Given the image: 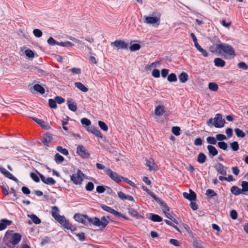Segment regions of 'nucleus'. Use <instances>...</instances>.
<instances>
[{
  "label": "nucleus",
  "instance_id": "1",
  "mask_svg": "<svg viewBox=\"0 0 248 248\" xmlns=\"http://www.w3.org/2000/svg\"><path fill=\"white\" fill-rule=\"evenodd\" d=\"M74 218L77 221L85 225H87L89 223H92L94 225L102 228H104L108 223V221L105 217H102L100 219L96 217L91 218L88 217L86 215L76 214L74 216Z\"/></svg>",
  "mask_w": 248,
  "mask_h": 248
},
{
  "label": "nucleus",
  "instance_id": "19",
  "mask_svg": "<svg viewBox=\"0 0 248 248\" xmlns=\"http://www.w3.org/2000/svg\"><path fill=\"white\" fill-rule=\"evenodd\" d=\"M21 235L18 233H14L11 238V243L13 245L17 244L21 240Z\"/></svg>",
  "mask_w": 248,
  "mask_h": 248
},
{
  "label": "nucleus",
  "instance_id": "30",
  "mask_svg": "<svg viewBox=\"0 0 248 248\" xmlns=\"http://www.w3.org/2000/svg\"><path fill=\"white\" fill-rule=\"evenodd\" d=\"M28 217H30L32 220V222L36 224H39L41 223L40 219L34 214L28 215Z\"/></svg>",
  "mask_w": 248,
  "mask_h": 248
},
{
  "label": "nucleus",
  "instance_id": "52",
  "mask_svg": "<svg viewBox=\"0 0 248 248\" xmlns=\"http://www.w3.org/2000/svg\"><path fill=\"white\" fill-rule=\"evenodd\" d=\"M33 33L34 35L36 37H40L42 35V32L39 29H34L33 31Z\"/></svg>",
  "mask_w": 248,
  "mask_h": 248
},
{
  "label": "nucleus",
  "instance_id": "62",
  "mask_svg": "<svg viewBox=\"0 0 248 248\" xmlns=\"http://www.w3.org/2000/svg\"><path fill=\"white\" fill-rule=\"evenodd\" d=\"M230 216L232 219H235L237 217V213L235 210L231 211Z\"/></svg>",
  "mask_w": 248,
  "mask_h": 248
},
{
  "label": "nucleus",
  "instance_id": "55",
  "mask_svg": "<svg viewBox=\"0 0 248 248\" xmlns=\"http://www.w3.org/2000/svg\"><path fill=\"white\" fill-rule=\"evenodd\" d=\"M180 128L177 126H174L172 128V132L176 136H178L180 133Z\"/></svg>",
  "mask_w": 248,
  "mask_h": 248
},
{
  "label": "nucleus",
  "instance_id": "40",
  "mask_svg": "<svg viewBox=\"0 0 248 248\" xmlns=\"http://www.w3.org/2000/svg\"><path fill=\"white\" fill-rule=\"evenodd\" d=\"M167 79L170 82H175L177 81V78L175 74L171 73L168 76Z\"/></svg>",
  "mask_w": 248,
  "mask_h": 248
},
{
  "label": "nucleus",
  "instance_id": "53",
  "mask_svg": "<svg viewBox=\"0 0 248 248\" xmlns=\"http://www.w3.org/2000/svg\"><path fill=\"white\" fill-rule=\"evenodd\" d=\"M165 216L168 218L172 220L173 222H174L176 224H178V221L175 219L174 217H173L172 215H171L170 213H166Z\"/></svg>",
  "mask_w": 248,
  "mask_h": 248
},
{
  "label": "nucleus",
  "instance_id": "47",
  "mask_svg": "<svg viewBox=\"0 0 248 248\" xmlns=\"http://www.w3.org/2000/svg\"><path fill=\"white\" fill-rule=\"evenodd\" d=\"M140 46L138 44H134L131 45L130 47V50L132 51H135L140 49Z\"/></svg>",
  "mask_w": 248,
  "mask_h": 248
},
{
  "label": "nucleus",
  "instance_id": "33",
  "mask_svg": "<svg viewBox=\"0 0 248 248\" xmlns=\"http://www.w3.org/2000/svg\"><path fill=\"white\" fill-rule=\"evenodd\" d=\"M206 158V155L203 153H201L198 156L197 161L200 163H203L205 161Z\"/></svg>",
  "mask_w": 248,
  "mask_h": 248
},
{
  "label": "nucleus",
  "instance_id": "43",
  "mask_svg": "<svg viewBox=\"0 0 248 248\" xmlns=\"http://www.w3.org/2000/svg\"><path fill=\"white\" fill-rule=\"evenodd\" d=\"M217 145L220 149L226 150L228 148V144L224 141H219L217 143Z\"/></svg>",
  "mask_w": 248,
  "mask_h": 248
},
{
  "label": "nucleus",
  "instance_id": "32",
  "mask_svg": "<svg viewBox=\"0 0 248 248\" xmlns=\"http://www.w3.org/2000/svg\"><path fill=\"white\" fill-rule=\"evenodd\" d=\"M179 79L182 83H185L188 79V75L186 73H182L179 76Z\"/></svg>",
  "mask_w": 248,
  "mask_h": 248
},
{
  "label": "nucleus",
  "instance_id": "46",
  "mask_svg": "<svg viewBox=\"0 0 248 248\" xmlns=\"http://www.w3.org/2000/svg\"><path fill=\"white\" fill-rule=\"evenodd\" d=\"M98 125L100 128L104 131H107L108 130V127L107 125L103 122L99 121Z\"/></svg>",
  "mask_w": 248,
  "mask_h": 248
},
{
  "label": "nucleus",
  "instance_id": "14",
  "mask_svg": "<svg viewBox=\"0 0 248 248\" xmlns=\"http://www.w3.org/2000/svg\"><path fill=\"white\" fill-rule=\"evenodd\" d=\"M87 130L91 132L96 137L102 139L103 138V135L101 133L97 127L94 126H92L88 128Z\"/></svg>",
  "mask_w": 248,
  "mask_h": 248
},
{
  "label": "nucleus",
  "instance_id": "11",
  "mask_svg": "<svg viewBox=\"0 0 248 248\" xmlns=\"http://www.w3.org/2000/svg\"><path fill=\"white\" fill-rule=\"evenodd\" d=\"M0 171L6 177L14 180L16 182H17L18 181V179L14 176L12 174H11L10 172H9L7 170H6L5 168L0 167Z\"/></svg>",
  "mask_w": 248,
  "mask_h": 248
},
{
  "label": "nucleus",
  "instance_id": "6",
  "mask_svg": "<svg viewBox=\"0 0 248 248\" xmlns=\"http://www.w3.org/2000/svg\"><path fill=\"white\" fill-rule=\"evenodd\" d=\"M84 176V174L80 170H78L76 173L71 176V180L75 185H80L82 183Z\"/></svg>",
  "mask_w": 248,
  "mask_h": 248
},
{
  "label": "nucleus",
  "instance_id": "10",
  "mask_svg": "<svg viewBox=\"0 0 248 248\" xmlns=\"http://www.w3.org/2000/svg\"><path fill=\"white\" fill-rule=\"evenodd\" d=\"M41 181L46 185L53 186L55 184L56 181L52 177H46L43 174L38 173Z\"/></svg>",
  "mask_w": 248,
  "mask_h": 248
},
{
  "label": "nucleus",
  "instance_id": "54",
  "mask_svg": "<svg viewBox=\"0 0 248 248\" xmlns=\"http://www.w3.org/2000/svg\"><path fill=\"white\" fill-rule=\"evenodd\" d=\"M206 195L208 196L212 197L216 195V192L212 189H208L206 191Z\"/></svg>",
  "mask_w": 248,
  "mask_h": 248
},
{
  "label": "nucleus",
  "instance_id": "49",
  "mask_svg": "<svg viewBox=\"0 0 248 248\" xmlns=\"http://www.w3.org/2000/svg\"><path fill=\"white\" fill-rule=\"evenodd\" d=\"M25 54L27 57L30 58H32L34 56L33 52L29 49H28L25 51Z\"/></svg>",
  "mask_w": 248,
  "mask_h": 248
},
{
  "label": "nucleus",
  "instance_id": "50",
  "mask_svg": "<svg viewBox=\"0 0 248 248\" xmlns=\"http://www.w3.org/2000/svg\"><path fill=\"white\" fill-rule=\"evenodd\" d=\"M81 123L83 125L89 126L91 124V122L89 119L86 118H83L81 119Z\"/></svg>",
  "mask_w": 248,
  "mask_h": 248
},
{
  "label": "nucleus",
  "instance_id": "18",
  "mask_svg": "<svg viewBox=\"0 0 248 248\" xmlns=\"http://www.w3.org/2000/svg\"><path fill=\"white\" fill-rule=\"evenodd\" d=\"M207 148L209 152V156L210 157L212 158L218 154V151L214 146L208 145Z\"/></svg>",
  "mask_w": 248,
  "mask_h": 248
},
{
  "label": "nucleus",
  "instance_id": "38",
  "mask_svg": "<svg viewBox=\"0 0 248 248\" xmlns=\"http://www.w3.org/2000/svg\"><path fill=\"white\" fill-rule=\"evenodd\" d=\"M57 150L65 155H67L69 154L68 150L65 148H63L61 146H58L57 147Z\"/></svg>",
  "mask_w": 248,
  "mask_h": 248
},
{
  "label": "nucleus",
  "instance_id": "57",
  "mask_svg": "<svg viewBox=\"0 0 248 248\" xmlns=\"http://www.w3.org/2000/svg\"><path fill=\"white\" fill-rule=\"evenodd\" d=\"M30 176L31 179L35 182H39L40 180L38 176L34 173L31 172L30 173Z\"/></svg>",
  "mask_w": 248,
  "mask_h": 248
},
{
  "label": "nucleus",
  "instance_id": "24",
  "mask_svg": "<svg viewBox=\"0 0 248 248\" xmlns=\"http://www.w3.org/2000/svg\"><path fill=\"white\" fill-rule=\"evenodd\" d=\"M231 191L233 194L236 196L243 194L241 189L239 188L237 186H232L231 188Z\"/></svg>",
  "mask_w": 248,
  "mask_h": 248
},
{
  "label": "nucleus",
  "instance_id": "44",
  "mask_svg": "<svg viewBox=\"0 0 248 248\" xmlns=\"http://www.w3.org/2000/svg\"><path fill=\"white\" fill-rule=\"evenodd\" d=\"M163 207V211L165 215H166V213H169V211L170 210L169 207L167 205V204L164 203L162 201L160 202L159 203Z\"/></svg>",
  "mask_w": 248,
  "mask_h": 248
},
{
  "label": "nucleus",
  "instance_id": "64",
  "mask_svg": "<svg viewBox=\"0 0 248 248\" xmlns=\"http://www.w3.org/2000/svg\"><path fill=\"white\" fill-rule=\"evenodd\" d=\"M105 191V188L101 186H97L96 187V191L99 193H102Z\"/></svg>",
  "mask_w": 248,
  "mask_h": 248
},
{
  "label": "nucleus",
  "instance_id": "58",
  "mask_svg": "<svg viewBox=\"0 0 248 248\" xmlns=\"http://www.w3.org/2000/svg\"><path fill=\"white\" fill-rule=\"evenodd\" d=\"M94 188V185L92 182H89L86 186V189L88 191H92Z\"/></svg>",
  "mask_w": 248,
  "mask_h": 248
},
{
  "label": "nucleus",
  "instance_id": "3",
  "mask_svg": "<svg viewBox=\"0 0 248 248\" xmlns=\"http://www.w3.org/2000/svg\"><path fill=\"white\" fill-rule=\"evenodd\" d=\"M225 123V121L222 118V116L220 113L217 114L214 119L210 118L207 122L208 126L214 125L217 128L223 127Z\"/></svg>",
  "mask_w": 248,
  "mask_h": 248
},
{
  "label": "nucleus",
  "instance_id": "27",
  "mask_svg": "<svg viewBox=\"0 0 248 248\" xmlns=\"http://www.w3.org/2000/svg\"><path fill=\"white\" fill-rule=\"evenodd\" d=\"M75 86L78 88L79 90L83 92H87L88 91V89L85 87L82 83L77 82L75 83Z\"/></svg>",
  "mask_w": 248,
  "mask_h": 248
},
{
  "label": "nucleus",
  "instance_id": "22",
  "mask_svg": "<svg viewBox=\"0 0 248 248\" xmlns=\"http://www.w3.org/2000/svg\"><path fill=\"white\" fill-rule=\"evenodd\" d=\"M165 112V107L164 106L159 105L157 106L155 110V113L156 115L160 116Z\"/></svg>",
  "mask_w": 248,
  "mask_h": 248
},
{
  "label": "nucleus",
  "instance_id": "36",
  "mask_svg": "<svg viewBox=\"0 0 248 248\" xmlns=\"http://www.w3.org/2000/svg\"><path fill=\"white\" fill-rule=\"evenodd\" d=\"M58 46L63 47H73L74 44L69 41L59 42Z\"/></svg>",
  "mask_w": 248,
  "mask_h": 248
},
{
  "label": "nucleus",
  "instance_id": "42",
  "mask_svg": "<svg viewBox=\"0 0 248 248\" xmlns=\"http://www.w3.org/2000/svg\"><path fill=\"white\" fill-rule=\"evenodd\" d=\"M230 146L233 151L238 150L239 148V144L237 141H233L230 144Z\"/></svg>",
  "mask_w": 248,
  "mask_h": 248
},
{
  "label": "nucleus",
  "instance_id": "13",
  "mask_svg": "<svg viewBox=\"0 0 248 248\" xmlns=\"http://www.w3.org/2000/svg\"><path fill=\"white\" fill-rule=\"evenodd\" d=\"M101 208L105 211L111 213V214L113 215L115 217H122V215L121 213L119 212L116 211V210H114L113 209L111 208V207L105 205H102L101 206Z\"/></svg>",
  "mask_w": 248,
  "mask_h": 248
},
{
  "label": "nucleus",
  "instance_id": "35",
  "mask_svg": "<svg viewBox=\"0 0 248 248\" xmlns=\"http://www.w3.org/2000/svg\"><path fill=\"white\" fill-rule=\"evenodd\" d=\"M208 88L211 91L214 92H216L218 89V85L214 82L209 83L208 84Z\"/></svg>",
  "mask_w": 248,
  "mask_h": 248
},
{
  "label": "nucleus",
  "instance_id": "60",
  "mask_svg": "<svg viewBox=\"0 0 248 248\" xmlns=\"http://www.w3.org/2000/svg\"><path fill=\"white\" fill-rule=\"evenodd\" d=\"M238 67L243 70H247L248 68V65L244 62H241L238 64Z\"/></svg>",
  "mask_w": 248,
  "mask_h": 248
},
{
  "label": "nucleus",
  "instance_id": "25",
  "mask_svg": "<svg viewBox=\"0 0 248 248\" xmlns=\"http://www.w3.org/2000/svg\"><path fill=\"white\" fill-rule=\"evenodd\" d=\"M51 140V135L50 134H46L43 137L42 142L45 145H47Z\"/></svg>",
  "mask_w": 248,
  "mask_h": 248
},
{
  "label": "nucleus",
  "instance_id": "56",
  "mask_svg": "<svg viewBox=\"0 0 248 248\" xmlns=\"http://www.w3.org/2000/svg\"><path fill=\"white\" fill-rule=\"evenodd\" d=\"M152 76L156 78H158L160 77V71L159 70L155 69L153 70L152 72Z\"/></svg>",
  "mask_w": 248,
  "mask_h": 248
},
{
  "label": "nucleus",
  "instance_id": "15",
  "mask_svg": "<svg viewBox=\"0 0 248 248\" xmlns=\"http://www.w3.org/2000/svg\"><path fill=\"white\" fill-rule=\"evenodd\" d=\"M190 193L184 192L183 193V196L185 198L188 199L191 201H195L196 199V195L195 192L192 191L191 189L189 190Z\"/></svg>",
  "mask_w": 248,
  "mask_h": 248
},
{
  "label": "nucleus",
  "instance_id": "4",
  "mask_svg": "<svg viewBox=\"0 0 248 248\" xmlns=\"http://www.w3.org/2000/svg\"><path fill=\"white\" fill-rule=\"evenodd\" d=\"M234 49L230 45L225 43L220 44L219 54L232 56L234 55Z\"/></svg>",
  "mask_w": 248,
  "mask_h": 248
},
{
  "label": "nucleus",
  "instance_id": "12",
  "mask_svg": "<svg viewBox=\"0 0 248 248\" xmlns=\"http://www.w3.org/2000/svg\"><path fill=\"white\" fill-rule=\"evenodd\" d=\"M215 169L219 174L224 176L227 175V170L228 168L223 164L220 163H217L215 166Z\"/></svg>",
  "mask_w": 248,
  "mask_h": 248
},
{
  "label": "nucleus",
  "instance_id": "37",
  "mask_svg": "<svg viewBox=\"0 0 248 248\" xmlns=\"http://www.w3.org/2000/svg\"><path fill=\"white\" fill-rule=\"evenodd\" d=\"M150 219L154 222H160L162 220L159 216L155 214H151Z\"/></svg>",
  "mask_w": 248,
  "mask_h": 248
},
{
  "label": "nucleus",
  "instance_id": "16",
  "mask_svg": "<svg viewBox=\"0 0 248 248\" xmlns=\"http://www.w3.org/2000/svg\"><path fill=\"white\" fill-rule=\"evenodd\" d=\"M67 104L68 106V108L72 111H76L77 109V104L74 102L72 99L69 98L67 100Z\"/></svg>",
  "mask_w": 248,
  "mask_h": 248
},
{
  "label": "nucleus",
  "instance_id": "39",
  "mask_svg": "<svg viewBox=\"0 0 248 248\" xmlns=\"http://www.w3.org/2000/svg\"><path fill=\"white\" fill-rule=\"evenodd\" d=\"M206 140L208 143L213 145L216 144L217 142L216 138H215L213 137H207L206 139Z\"/></svg>",
  "mask_w": 248,
  "mask_h": 248
},
{
  "label": "nucleus",
  "instance_id": "63",
  "mask_svg": "<svg viewBox=\"0 0 248 248\" xmlns=\"http://www.w3.org/2000/svg\"><path fill=\"white\" fill-rule=\"evenodd\" d=\"M226 133L229 138L232 137L233 133L232 130L231 128H228L226 130Z\"/></svg>",
  "mask_w": 248,
  "mask_h": 248
},
{
  "label": "nucleus",
  "instance_id": "9",
  "mask_svg": "<svg viewBox=\"0 0 248 248\" xmlns=\"http://www.w3.org/2000/svg\"><path fill=\"white\" fill-rule=\"evenodd\" d=\"M111 45L117 49H126L128 47V43L122 40H116L111 43Z\"/></svg>",
  "mask_w": 248,
  "mask_h": 248
},
{
  "label": "nucleus",
  "instance_id": "41",
  "mask_svg": "<svg viewBox=\"0 0 248 248\" xmlns=\"http://www.w3.org/2000/svg\"><path fill=\"white\" fill-rule=\"evenodd\" d=\"M55 160L58 163H61L64 160V158L62 156L57 153L55 156Z\"/></svg>",
  "mask_w": 248,
  "mask_h": 248
},
{
  "label": "nucleus",
  "instance_id": "48",
  "mask_svg": "<svg viewBox=\"0 0 248 248\" xmlns=\"http://www.w3.org/2000/svg\"><path fill=\"white\" fill-rule=\"evenodd\" d=\"M48 104L49 107L52 108H57L56 102L55 99H49L48 100Z\"/></svg>",
  "mask_w": 248,
  "mask_h": 248
},
{
  "label": "nucleus",
  "instance_id": "17",
  "mask_svg": "<svg viewBox=\"0 0 248 248\" xmlns=\"http://www.w3.org/2000/svg\"><path fill=\"white\" fill-rule=\"evenodd\" d=\"M146 164L151 171L157 170V165L155 163L154 160L152 158L147 160Z\"/></svg>",
  "mask_w": 248,
  "mask_h": 248
},
{
  "label": "nucleus",
  "instance_id": "2",
  "mask_svg": "<svg viewBox=\"0 0 248 248\" xmlns=\"http://www.w3.org/2000/svg\"><path fill=\"white\" fill-rule=\"evenodd\" d=\"M144 23L157 27L160 22L161 14L157 12H153L151 16H144Z\"/></svg>",
  "mask_w": 248,
  "mask_h": 248
},
{
  "label": "nucleus",
  "instance_id": "34",
  "mask_svg": "<svg viewBox=\"0 0 248 248\" xmlns=\"http://www.w3.org/2000/svg\"><path fill=\"white\" fill-rule=\"evenodd\" d=\"M234 131L236 136L239 138H244L245 137V133L241 129L236 128Z\"/></svg>",
  "mask_w": 248,
  "mask_h": 248
},
{
  "label": "nucleus",
  "instance_id": "31",
  "mask_svg": "<svg viewBox=\"0 0 248 248\" xmlns=\"http://www.w3.org/2000/svg\"><path fill=\"white\" fill-rule=\"evenodd\" d=\"M242 189H241L243 194L248 195L246 193L248 192V182L247 181H243L241 183Z\"/></svg>",
  "mask_w": 248,
  "mask_h": 248
},
{
  "label": "nucleus",
  "instance_id": "8",
  "mask_svg": "<svg viewBox=\"0 0 248 248\" xmlns=\"http://www.w3.org/2000/svg\"><path fill=\"white\" fill-rule=\"evenodd\" d=\"M77 154L83 158H88L90 157V154L83 145H78L77 148Z\"/></svg>",
  "mask_w": 248,
  "mask_h": 248
},
{
  "label": "nucleus",
  "instance_id": "29",
  "mask_svg": "<svg viewBox=\"0 0 248 248\" xmlns=\"http://www.w3.org/2000/svg\"><path fill=\"white\" fill-rule=\"evenodd\" d=\"M33 89L35 91L42 94H44L45 92V89L39 84H35L33 86Z\"/></svg>",
  "mask_w": 248,
  "mask_h": 248
},
{
  "label": "nucleus",
  "instance_id": "61",
  "mask_svg": "<svg viewBox=\"0 0 248 248\" xmlns=\"http://www.w3.org/2000/svg\"><path fill=\"white\" fill-rule=\"evenodd\" d=\"M56 103L61 104L65 101V99L61 96H56L54 99Z\"/></svg>",
  "mask_w": 248,
  "mask_h": 248
},
{
  "label": "nucleus",
  "instance_id": "26",
  "mask_svg": "<svg viewBox=\"0 0 248 248\" xmlns=\"http://www.w3.org/2000/svg\"><path fill=\"white\" fill-rule=\"evenodd\" d=\"M52 213L51 215L56 220L59 217L61 216L59 213V209L57 206H53L52 207Z\"/></svg>",
  "mask_w": 248,
  "mask_h": 248
},
{
  "label": "nucleus",
  "instance_id": "59",
  "mask_svg": "<svg viewBox=\"0 0 248 248\" xmlns=\"http://www.w3.org/2000/svg\"><path fill=\"white\" fill-rule=\"evenodd\" d=\"M129 213L133 217H138L139 216L138 212L134 209L130 208L128 210Z\"/></svg>",
  "mask_w": 248,
  "mask_h": 248
},
{
  "label": "nucleus",
  "instance_id": "23",
  "mask_svg": "<svg viewBox=\"0 0 248 248\" xmlns=\"http://www.w3.org/2000/svg\"><path fill=\"white\" fill-rule=\"evenodd\" d=\"M220 46L219 44H213L210 47V51L214 53L219 54L220 53Z\"/></svg>",
  "mask_w": 248,
  "mask_h": 248
},
{
  "label": "nucleus",
  "instance_id": "21",
  "mask_svg": "<svg viewBox=\"0 0 248 248\" xmlns=\"http://www.w3.org/2000/svg\"><path fill=\"white\" fill-rule=\"evenodd\" d=\"M32 120L35 121L36 123H37L41 127L47 129L48 124L46 123L44 121L42 120L38 119L36 118L31 117V118Z\"/></svg>",
  "mask_w": 248,
  "mask_h": 248
},
{
  "label": "nucleus",
  "instance_id": "7",
  "mask_svg": "<svg viewBox=\"0 0 248 248\" xmlns=\"http://www.w3.org/2000/svg\"><path fill=\"white\" fill-rule=\"evenodd\" d=\"M105 172L107 174V175L114 181L119 183L122 181V179H123V176L118 174L117 173L113 171L110 169H106Z\"/></svg>",
  "mask_w": 248,
  "mask_h": 248
},
{
  "label": "nucleus",
  "instance_id": "5",
  "mask_svg": "<svg viewBox=\"0 0 248 248\" xmlns=\"http://www.w3.org/2000/svg\"><path fill=\"white\" fill-rule=\"evenodd\" d=\"M62 226H63L65 229L70 230L72 232H74L76 230V227L70 224L68 221L63 216H61L58 217L56 219Z\"/></svg>",
  "mask_w": 248,
  "mask_h": 248
},
{
  "label": "nucleus",
  "instance_id": "51",
  "mask_svg": "<svg viewBox=\"0 0 248 248\" xmlns=\"http://www.w3.org/2000/svg\"><path fill=\"white\" fill-rule=\"evenodd\" d=\"M216 139L217 140L222 141L224 140H226L227 138L225 135L222 134H218L216 135Z\"/></svg>",
  "mask_w": 248,
  "mask_h": 248
},
{
  "label": "nucleus",
  "instance_id": "28",
  "mask_svg": "<svg viewBox=\"0 0 248 248\" xmlns=\"http://www.w3.org/2000/svg\"><path fill=\"white\" fill-rule=\"evenodd\" d=\"M215 65L218 67H223L225 64V62L221 58H216L214 60Z\"/></svg>",
  "mask_w": 248,
  "mask_h": 248
},
{
  "label": "nucleus",
  "instance_id": "45",
  "mask_svg": "<svg viewBox=\"0 0 248 248\" xmlns=\"http://www.w3.org/2000/svg\"><path fill=\"white\" fill-rule=\"evenodd\" d=\"M47 43L49 45H51V46H53V45H58V44H59V42H57L56 41L53 37H50L47 41Z\"/></svg>",
  "mask_w": 248,
  "mask_h": 248
},
{
  "label": "nucleus",
  "instance_id": "20",
  "mask_svg": "<svg viewBox=\"0 0 248 248\" xmlns=\"http://www.w3.org/2000/svg\"><path fill=\"white\" fill-rule=\"evenodd\" d=\"M12 223L11 220L6 219H2L0 222V231L4 230L7 226H10Z\"/></svg>",
  "mask_w": 248,
  "mask_h": 248
}]
</instances>
